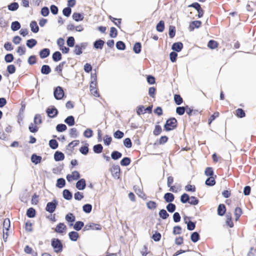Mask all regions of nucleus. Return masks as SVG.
I'll return each mask as SVG.
<instances>
[{
  "label": "nucleus",
  "instance_id": "obj_1",
  "mask_svg": "<svg viewBox=\"0 0 256 256\" xmlns=\"http://www.w3.org/2000/svg\"><path fill=\"white\" fill-rule=\"evenodd\" d=\"M93 80L91 82L90 86V90L91 94L95 97L100 96L98 88H97L96 76H92Z\"/></svg>",
  "mask_w": 256,
  "mask_h": 256
},
{
  "label": "nucleus",
  "instance_id": "obj_2",
  "mask_svg": "<svg viewBox=\"0 0 256 256\" xmlns=\"http://www.w3.org/2000/svg\"><path fill=\"white\" fill-rule=\"evenodd\" d=\"M176 122L177 121L175 118H170L167 120L164 128L167 131L172 130L176 127Z\"/></svg>",
  "mask_w": 256,
  "mask_h": 256
},
{
  "label": "nucleus",
  "instance_id": "obj_3",
  "mask_svg": "<svg viewBox=\"0 0 256 256\" xmlns=\"http://www.w3.org/2000/svg\"><path fill=\"white\" fill-rule=\"evenodd\" d=\"M52 246L55 252L58 253L62 250V244L61 241L58 238H53L52 240Z\"/></svg>",
  "mask_w": 256,
  "mask_h": 256
},
{
  "label": "nucleus",
  "instance_id": "obj_4",
  "mask_svg": "<svg viewBox=\"0 0 256 256\" xmlns=\"http://www.w3.org/2000/svg\"><path fill=\"white\" fill-rule=\"evenodd\" d=\"M58 204V202L56 199H54L52 202H48L46 204V210L50 213L54 212Z\"/></svg>",
  "mask_w": 256,
  "mask_h": 256
},
{
  "label": "nucleus",
  "instance_id": "obj_5",
  "mask_svg": "<svg viewBox=\"0 0 256 256\" xmlns=\"http://www.w3.org/2000/svg\"><path fill=\"white\" fill-rule=\"evenodd\" d=\"M54 96L56 100H61L64 96V91L61 86H57L54 92Z\"/></svg>",
  "mask_w": 256,
  "mask_h": 256
},
{
  "label": "nucleus",
  "instance_id": "obj_6",
  "mask_svg": "<svg viewBox=\"0 0 256 256\" xmlns=\"http://www.w3.org/2000/svg\"><path fill=\"white\" fill-rule=\"evenodd\" d=\"M120 169L118 165H114L111 168V172L113 177L118 179L120 178Z\"/></svg>",
  "mask_w": 256,
  "mask_h": 256
},
{
  "label": "nucleus",
  "instance_id": "obj_7",
  "mask_svg": "<svg viewBox=\"0 0 256 256\" xmlns=\"http://www.w3.org/2000/svg\"><path fill=\"white\" fill-rule=\"evenodd\" d=\"M101 229L102 226L100 224L92 223L89 224H86L84 226L83 230L86 231L89 230H100Z\"/></svg>",
  "mask_w": 256,
  "mask_h": 256
},
{
  "label": "nucleus",
  "instance_id": "obj_8",
  "mask_svg": "<svg viewBox=\"0 0 256 256\" xmlns=\"http://www.w3.org/2000/svg\"><path fill=\"white\" fill-rule=\"evenodd\" d=\"M202 22L200 20H194L190 23L188 30L190 31H193L195 28H199L202 26Z\"/></svg>",
  "mask_w": 256,
  "mask_h": 256
},
{
  "label": "nucleus",
  "instance_id": "obj_9",
  "mask_svg": "<svg viewBox=\"0 0 256 256\" xmlns=\"http://www.w3.org/2000/svg\"><path fill=\"white\" fill-rule=\"evenodd\" d=\"M80 178V174L78 171H74L71 174H68L66 176V180L70 182L72 180H77Z\"/></svg>",
  "mask_w": 256,
  "mask_h": 256
},
{
  "label": "nucleus",
  "instance_id": "obj_10",
  "mask_svg": "<svg viewBox=\"0 0 256 256\" xmlns=\"http://www.w3.org/2000/svg\"><path fill=\"white\" fill-rule=\"evenodd\" d=\"M76 186L78 190H84L86 186V180L84 178L78 180L76 183Z\"/></svg>",
  "mask_w": 256,
  "mask_h": 256
},
{
  "label": "nucleus",
  "instance_id": "obj_11",
  "mask_svg": "<svg viewBox=\"0 0 256 256\" xmlns=\"http://www.w3.org/2000/svg\"><path fill=\"white\" fill-rule=\"evenodd\" d=\"M66 226L64 223L60 222L56 227L54 231L58 233H62L66 229Z\"/></svg>",
  "mask_w": 256,
  "mask_h": 256
},
{
  "label": "nucleus",
  "instance_id": "obj_12",
  "mask_svg": "<svg viewBox=\"0 0 256 256\" xmlns=\"http://www.w3.org/2000/svg\"><path fill=\"white\" fill-rule=\"evenodd\" d=\"M152 105L149 106L145 108L144 106H138L136 108V112H142L144 110L147 111L148 112H152Z\"/></svg>",
  "mask_w": 256,
  "mask_h": 256
},
{
  "label": "nucleus",
  "instance_id": "obj_13",
  "mask_svg": "<svg viewBox=\"0 0 256 256\" xmlns=\"http://www.w3.org/2000/svg\"><path fill=\"white\" fill-rule=\"evenodd\" d=\"M164 198L166 202L170 203L174 200V196L170 192H167L164 194Z\"/></svg>",
  "mask_w": 256,
  "mask_h": 256
},
{
  "label": "nucleus",
  "instance_id": "obj_14",
  "mask_svg": "<svg viewBox=\"0 0 256 256\" xmlns=\"http://www.w3.org/2000/svg\"><path fill=\"white\" fill-rule=\"evenodd\" d=\"M64 154L60 152L56 151L54 154V159L56 161H61L64 160Z\"/></svg>",
  "mask_w": 256,
  "mask_h": 256
},
{
  "label": "nucleus",
  "instance_id": "obj_15",
  "mask_svg": "<svg viewBox=\"0 0 256 256\" xmlns=\"http://www.w3.org/2000/svg\"><path fill=\"white\" fill-rule=\"evenodd\" d=\"M65 219L67 222H71L70 226H72L73 225L72 222H75L76 220V216L74 215L73 214L69 212L66 216Z\"/></svg>",
  "mask_w": 256,
  "mask_h": 256
},
{
  "label": "nucleus",
  "instance_id": "obj_16",
  "mask_svg": "<svg viewBox=\"0 0 256 256\" xmlns=\"http://www.w3.org/2000/svg\"><path fill=\"white\" fill-rule=\"evenodd\" d=\"M183 48V44L181 42L174 43L172 46V49L177 52L181 51Z\"/></svg>",
  "mask_w": 256,
  "mask_h": 256
},
{
  "label": "nucleus",
  "instance_id": "obj_17",
  "mask_svg": "<svg viewBox=\"0 0 256 256\" xmlns=\"http://www.w3.org/2000/svg\"><path fill=\"white\" fill-rule=\"evenodd\" d=\"M226 211V208L224 204H220L218 208V214L220 216H222L224 214Z\"/></svg>",
  "mask_w": 256,
  "mask_h": 256
},
{
  "label": "nucleus",
  "instance_id": "obj_18",
  "mask_svg": "<svg viewBox=\"0 0 256 256\" xmlns=\"http://www.w3.org/2000/svg\"><path fill=\"white\" fill-rule=\"evenodd\" d=\"M66 64V62H62L60 63L59 64L58 66H57L55 68V69H54L55 71L57 72L58 73L59 75L62 76V70L64 66Z\"/></svg>",
  "mask_w": 256,
  "mask_h": 256
},
{
  "label": "nucleus",
  "instance_id": "obj_19",
  "mask_svg": "<svg viewBox=\"0 0 256 256\" xmlns=\"http://www.w3.org/2000/svg\"><path fill=\"white\" fill-rule=\"evenodd\" d=\"M50 54V50L48 48H44L40 52V56L42 58H44L48 57Z\"/></svg>",
  "mask_w": 256,
  "mask_h": 256
},
{
  "label": "nucleus",
  "instance_id": "obj_20",
  "mask_svg": "<svg viewBox=\"0 0 256 256\" xmlns=\"http://www.w3.org/2000/svg\"><path fill=\"white\" fill-rule=\"evenodd\" d=\"M62 195L64 198L66 200H70L72 198V193L68 190H64Z\"/></svg>",
  "mask_w": 256,
  "mask_h": 256
},
{
  "label": "nucleus",
  "instance_id": "obj_21",
  "mask_svg": "<svg viewBox=\"0 0 256 256\" xmlns=\"http://www.w3.org/2000/svg\"><path fill=\"white\" fill-rule=\"evenodd\" d=\"M42 156H37L36 154H32L31 156V160L35 164L40 163L42 160Z\"/></svg>",
  "mask_w": 256,
  "mask_h": 256
},
{
  "label": "nucleus",
  "instance_id": "obj_22",
  "mask_svg": "<svg viewBox=\"0 0 256 256\" xmlns=\"http://www.w3.org/2000/svg\"><path fill=\"white\" fill-rule=\"evenodd\" d=\"M68 236L71 240L76 242L78 238L79 234L77 232L72 231V232H69Z\"/></svg>",
  "mask_w": 256,
  "mask_h": 256
},
{
  "label": "nucleus",
  "instance_id": "obj_23",
  "mask_svg": "<svg viewBox=\"0 0 256 256\" xmlns=\"http://www.w3.org/2000/svg\"><path fill=\"white\" fill-rule=\"evenodd\" d=\"M31 30L34 33H36L39 30V28L36 21H32L30 24Z\"/></svg>",
  "mask_w": 256,
  "mask_h": 256
},
{
  "label": "nucleus",
  "instance_id": "obj_24",
  "mask_svg": "<svg viewBox=\"0 0 256 256\" xmlns=\"http://www.w3.org/2000/svg\"><path fill=\"white\" fill-rule=\"evenodd\" d=\"M64 122L69 126H72L74 124V118L73 116H68L64 120Z\"/></svg>",
  "mask_w": 256,
  "mask_h": 256
},
{
  "label": "nucleus",
  "instance_id": "obj_25",
  "mask_svg": "<svg viewBox=\"0 0 256 256\" xmlns=\"http://www.w3.org/2000/svg\"><path fill=\"white\" fill-rule=\"evenodd\" d=\"M218 46V42L216 41L212 40H210L208 44V46L212 50L217 48Z\"/></svg>",
  "mask_w": 256,
  "mask_h": 256
},
{
  "label": "nucleus",
  "instance_id": "obj_26",
  "mask_svg": "<svg viewBox=\"0 0 256 256\" xmlns=\"http://www.w3.org/2000/svg\"><path fill=\"white\" fill-rule=\"evenodd\" d=\"M159 216L163 220H166L170 216L166 210L164 209L160 210L158 213Z\"/></svg>",
  "mask_w": 256,
  "mask_h": 256
},
{
  "label": "nucleus",
  "instance_id": "obj_27",
  "mask_svg": "<svg viewBox=\"0 0 256 256\" xmlns=\"http://www.w3.org/2000/svg\"><path fill=\"white\" fill-rule=\"evenodd\" d=\"M104 44V42L102 40H96L94 44V47L96 48L102 49Z\"/></svg>",
  "mask_w": 256,
  "mask_h": 256
},
{
  "label": "nucleus",
  "instance_id": "obj_28",
  "mask_svg": "<svg viewBox=\"0 0 256 256\" xmlns=\"http://www.w3.org/2000/svg\"><path fill=\"white\" fill-rule=\"evenodd\" d=\"M216 176H215L214 177L211 176L206 179V180L205 184L206 185L208 186H213L216 184V181L214 180V178H216Z\"/></svg>",
  "mask_w": 256,
  "mask_h": 256
},
{
  "label": "nucleus",
  "instance_id": "obj_29",
  "mask_svg": "<svg viewBox=\"0 0 256 256\" xmlns=\"http://www.w3.org/2000/svg\"><path fill=\"white\" fill-rule=\"evenodd\" d=\"M122 156V154L116 150L114 151L111 154L112 158L114 160H117Z\"/></svg>",
  "mask_w": 256,
  "mask_h": 256
},
{
  "label": "nucleus",
  "instance_id": "obj_30",
  "mask_svg": "<svg viewBox=\"0 0 256 256\" xmlns=\"http://www.w3.org/2000/svg\"><path fill=\"white\" fill-rule=\"evenodd\" d=\"M51 72V69L49 66L44 65L41 68V72L44 74H48Z\"/></svg>",
  "mask_w": 256,
  "mask_h": 256
},
{
  "label": "nucleus",
  "instance_id": "obj_31",
  "mask_svg": "<svg viewBox=\"0 0 256 256\" xmlns=\"http://www.w3.org/2000/svg\"><path fill=\"white\" fill-rule=\"evenodd\" d=\"M66 181L63 178H59L57 180L56 186L59 188H62L65 186Z\"/></svg>",
  "mask_w": 256,
  "mask_h": 256
},
{
  "label": "nucleus",
  "instance_id": "obj_32",
  "mask_svg": "<svg viewBox=\"0 0 256 256\" xmlns=\"http://www.w3.org/2000/svg\"><path fill=\"white\" fill-rule=\"evenodd\" d=\"M84 226V223L81 221L76 222L74 226V228L77 231L80 230Z\"/></svg>",
  "mask_w": 256,
  "mask_h": 256
},
{
  "label": "nucleus",
  "instance_id": "obj_33",
  "mask_svg": "<svg viewBox=\"0 0 256 256\" xmlns=\"http://www.w3.org/2000/svg\"><path fill=\"white\" fill-rule=\"evenodd\" d=\"M103 147L101 144H97L93 147L94 152L96 154H100L102 152Z\"/></svg>",
  "mask_w": 256,
  "mask_h": 256
},
{
  "label": "nucleus",
  "instance_id": "obj_34",
  "mask_svg": "<svg viewBox=\"0 0 256 256\" xmlns=\"http://www.w3.org/2000/svg\"><path fill=\"white\" fill-rule=\"evenodd\" d=\"M36 215V210L32 208H30L28 209L26 211V216L30 218H32L35 216Z\"/></svg>",
  "mask_w": 256,
  "mask_h": 256
},
{
  "label": "nucleus",
  "instance_id": "obj_35",
  "mask_svg": "<svg viewBox=\"0 0 256 256\" xmlns=\"http://www.w3.org/2000/svg\"><path fill=\"white\" fill-rule=\"evenodd\" d=\"M156 30L159 32H162L164 29V22L163 20H160L156 25Z\"/></svg>",
  "mask_w": 256,
  "mask_h": 256
},
{
  "label": "nucleus",
  "instance_id": "obj_36",
  "mask_svg": "<svg viewBox=\"0 0 256 256\" xmlns=\"http://www.w3.org/2000/svg\"><path fill=\"white\" fill-rule=\"evenodd\" d=\"M49 146L52 149L56 150L58 148V144L56 140L52 139L49 141Z\"/></svg>",
  "mask_w": 256,
  "mask_h": 256
},
{
  "label": "nucleus",
  "instance_id": "obj_37",
  "mask_svg": "<svg viewBox=\"0 0 256 256\" xmlns=\"http://www.w3.org/2000/svg\"><path fill=\"white\" fill-rule=\"evenodd\" d=\"M37 44V41L35 39H30L26 41V46L30 48H32Z\"/></svg>",
  "mask_w": 256,
  "mask_h": 256
},
{
  "label": "nucleus",
  "instance_id": "obj_38",
  "mask_svg": "<svg viewBox=\"0 0 256 256\" xmlns=\"http://www.w3.org/2000/svg\"><path fill=\"white\" fill-rule=\"evenodd\" d=\"M185 223L187 224V228L189 230H192L196 228V223L190 220L188 222H187L186 220V218H184Z\"/></svg>",
  "mask_w": 256,
  "mask_h": 256
},
{
  "label": "nucleus",
  "instance_id": "obj_39",
  "mask_svg": "<svg viewBox=\"0 0 256 256\" xmlns=\"http://www.w3.org/2000/svg\"><path fill=\"white\" fill-rule=\"evenodd\" d=\"M190 239L192 242H196L200 240V234L198 232H194L191 234Z\"/></svg>",
  "mask_w": 256,
  "mask_h": 256
},
{
  "label": "nucleus",
  "instance_id": "obj_40",
  "mask_svg": "<svg viewBox=\"0 0 256 256\" xmlns=\"http://www.w3.org/2000/svg\"><path fill=\"white\" fill-rule=\"evenodd\" d=\"M62 57L60 52H56L52 54V59L54 62H58L61 60Z\"/></svg>",
  "mask_w": 256,
  "mask_h": 256
},
{
  "label": "nucleus",
  "instance_id": "obj_41",
  "mask_svg": "<svg viewBox=\"0 0 256 256\" xmlns=\"http://www.w3.org/2000/svg\"><path fill=\"white\" fill-rule=\"evenodd\" d=\"M72 18L76 22L82 20L84 19L83 15L77 12H74L73 14Z\"/></svg>",
  "mask_w": 256,
  "mask_h": 256
},
{
  "label": "nucleus",
  "instance_id": "obj_42",
  "mask_svg": "<svg viewBox=\"0 0 256 256\" xmlns=\"http://www.w3.org/2000/svg\"><path fill=\"white\" fill-rule=\"evenodd\" d=\"M130 162L131 160L130 158L124 157L121 160L120 164L122 166H128L130 164Z\"/></svg>",
  "mask_w": 256,
  "mask_h": 256
},
{
  "label": "nucleus",
  "instance_id": "obj_43",
  "mask_svg": "<svg viewBox=\"0 0 256 256\" xmlns=\"http://www.w3.org/2000/svg\"><path fill=\"white\" fill-rule=\"evenodd\" d=\"M166 208L168 212L172 213L175 211L176 206L174 204L170 202L166 206Z\"/></svg>",
  "mask_w": 256,
  "mask_h": 256
},
{
  "label": "nucleus",
  "instance_id": "obj_44",
  "mask_svg": "<svg viewBox=\"0 0 256 256\" xmlns=\"http://www.w3.org/2000/svg\"><path fill=\"white\" fill-rule=\"evenodd\" d=\"M20 28V24L18 21L14 22L12 23L11 28L14 31H16Z\"/></svg>",
  "mask_w": 256,
  "mask_h": 256
},
{
  "label": "nucleus",
  "instance_id": "obj_45",
  "mask_svg": "<svg viewBox=\"0 0 256 256\" xmlns=\"http://www.w3.org/2000/svg\"><path fill=\"white\" fill-rule=\"evenodd\" d=\"M141 48H142V46H141L140 43L139 42H136L134 44V48H133V50L135 53L139 54L141 52Z\"/></svg>",
  "mask_w": 256,
  "mask_h": 256
},
{
  "label": "nucleus",
  "instance_id": "obj_46",
  "mask_svg": "<svg viewBox=\"0 0 256 256\" xmlns=\"http://www.w3.org/2000/svg\"><path fill=\"white\" fill-rule=\"evenodd\" d=\"M190 196L187 194H184L180 196V202L183 204L189 203Z\"/></svg>",
  "mask_w": 256,
  "mask_h": 256
},
{
  "label": "nucleus",
  "instance_id": "obj_47",
  "mask_svg": "<svg viewBox=\"0 0 256 256\" xmlns=\"http://www.w3.org/2000/svg\"><path fill=\"white\" fill-rule=\"evenodd\" d=\"M67 128L66 124H58L56 126V130L58 132H63L65 131Z\"/></svg>",
  "mask_w": 256,
  "mask_h": 256
},
{
  "label": "nucleus",
  "instance_id": "obj_48",
  "mask_svg": "<svg viewBox=\"0 0 256 256\" xmlns=\"http://www.w3.org/2000/svg\"><path fill=\"white\" fill-rule=\"evenodd\" d=\"M147 208L150 210L155 209L157 206V204L155 202L150 200L146 203Z\"/></svg>",
  "mask_w": 256,
  "mask_h": 256
},
{
  "label": "nucleus",
  "instance_id": "obj_49",
  "mask_svg": "<svg viewBox=\"0 0 256 256\" xmlns=\"http://www.w3.org/2000/svg\"><path fill=\"white\" fill-rule=\"evenodd\" d=\"M82 210L86 213L88 214L92 211V206L88 204H85L82 206Z\"/></svg>",
  "mask_w": 256,
  "mask_h": 256
},
{
  "label": "nucleus",
  "instance_id": "obj_50",
  "mask_svg": "<svg viewBox=\"0 0 256 256\" xmlns=\"http://www.w3.org/2000/svg\"><path fill=\"white\" fill-rule=\"evenodd\" d=\"M242 214V209L239 207H236L235 208V210H234V216L236 217V220H238L239 219Z\"/></svg>",
  "mask_w": 256,
  "mask_h": 256
},
{
  "label": "nucleus",
  "instance_id": "obj_51",
  "mask_svg": "<svg viewBox=\"0 0 256 256\" xmlns=\"http://www.w3.org/2000/svg\"><path fill=\"white\" fill-rule=\"evenodd\" d=\"M70 136L73 138H76L78 136V132L76 128H73L70 129Z\"/></svg>",
  "mask_w": 256,
  "mask_h": 256
},
{
  "label": "nucleus",
  "instance_id": "obj_52",
  "mask_svg": "<svg viewBox=\"0 0 256 256\" xmlns=\"http://www.w3.org/2000/svg\"><path fill=\"white\" fill-rule=\"evenodd\" d=\"M174 100L176 104L178 105L180 104L183 102L182 98L180 94H174Z\"/></svg>",
  "mask_w": 256,
  "mask_h": 256
},
{
  "label": "nucleus",
  "instance_id": "obj_53",
  "mask_svg": "<svg viewBox=\"0 0 256 256\" xmlns=\"http://www.w3.org/2000/svg\"><path fill=\"white\" fill-rule=\"evenodd\" d=\"M18 4L17 2H14L8 6V8L9 10L14 11L18 9Z\"/></svg>",
  "mask_w": 256,
  "mask_h": 256
},
{
  "label": "nucleus",
  "instance_id": "obj_54",
  "mask_svg": "<svg viewBox=\"0 0 256 256\" xmlns=\"http://www.w3.org/2000/svg\"><path fill=\"white\" fill-rule=\"evenodd\" d=\"M124 136V134L123 132L120 131V130H116L114 134V136L116 138L120 139L122 138Z\"/></svg>",
  "mask_w": 256,
  "mask_h": 256
},
{
  "label": "nucleus",
  "instance_id": "obj_55",
  "mask_svg": "<svg viewBox=\"0 0 256 256\" xmlns=\"http://www.w3.org/2000/svg\"><path fill=\"white\" fill-rule=\"evenodd\" d=\"M42 122V116L39 114H36L34 118V123L36 125L40 124Z\"/></svg>",
  "mask_w": 256,
  "mask_h": 256
},
{
  "label": "nucleus",
  "instance_id": "obj_56",
  "mask_svg": "<svg viewBox=\"0 0 256 256\" xmlns=\"http://www.w3.org/2000/svg\"><path fill=\"white\" fill-rule=\"evenodd\" d=\"M109 18L113 22L114 24L118 26V28H120V25L121 24V19H117L113 18L112 16H109Z\"/></svg>",
  "mask_w": 256,
  "mask_h": 256
},
{
  "label": "nucleus",
  "instance_id": "obj_57",
  "mask_svg": "<svg viewBox=\"0 0 256 256\" xmlns=\"http://www.w3.org/2000/svg\"><path fill=\"white\" fill-rule=\"evenodd\" d=\"M116 47L118 50H124L126 48V45L122 41H118L116 43Z\"/></svg>",
  "mask_w": 256,
  "mask_h": 256
},
{
  "label": "nucleus",
  "instance_id": "obj_58",
  "mask_svg": "<svg viewBox=\"0 0 256 256\" xmlns=\"http://www.w3.org/2000/svg\"><path fill=\"white\" fill-rule=\"evenodd\" d=\"M204 173L206 176H210V177L214 175V170L212 168L210 167L206 168Z\"/></svg>",
  "mask_w": 256,
  "mask_h": 256
},
{
  "label": "nucleus",
  "instance_id": "obj_59",
  "mask_svg": "<svg viewBox=\"0 0 256 256\" xmlns=\"http://www.w3.org/2000/svg\"><path fill=\"white\" fill-rule=\"evenodd\" d=\"M118 35V32L114 27H112L110 30V36L111 38H116Z\"/></svg>",
  "mask_w": 256,
  "mask_h": 256
},
{
  "label": "nucleus",
  "instance_id": "obj_60",
  "mask_svg": "<svg viewBox=\"0 0 256 256\" xmlns=\"http://www.w3.org/2000/svg\"><path fill=\"white\" fill-rule=\"evenodd\" d=\"M93 134V131L90 128H87L84 132V135L87 138H91Z\"/></svg>",
  "mask_w": 256,
  "mask_h": 256
},
{
  "label": "nucleus",
  "instance_id": "obj_61",
  "mask_svg": "<svg viewBox=\"0 0 256 256\" xmlns=\"http://www.w3.org/2000/svg\"><path fill=\"white\" fill-rule=\"evenodd\" d=\"M172 233L174 235L180 234L182 233V228L178 226H174Z\"/></svg>",
  "mask_w": 256,
  "mask_h": 256
},
{
  "label": "nucleus",
  "instance_id": "obj_62",
  "mask_svg": "<svg viewBox=\"0 0 256 256\" xmlns=\"http://www.w3.org/2000/svg\"><path fill=\"white\" fill-rule=\"evenodd\" d=\"M199 200L194 196L190 197L189 204L192 205H196L198 204Z\"/></svg>",
  "mask_w": 256,
  "mask_h": 256
},
{
  "label": "nucleus",
  "instance_id": "obj_63",
  "mask_svg": "<svg viewBox=\"0 0 256 256\" xmlns=\"http://www.w3.org/2000/svg\"><path fill=\"white\" fill-rule=\"evenodd\" d=\"M71 12V8L69 7L65 8L62 10L63 14L67 17H68L70 15Z\"/></svg>",
  "mask_w": 256,
  "mask_h": 256
},
{
  "label": "nucleus",
  "instance_id": "obj_64",
  "mask_svg": "<svg viewBox=\"0 0 256 256\" xmlns=\"http://www.w3.org/2000/svg\"><path fill=\"white\" fill-rule=\"evenodd\" d=\"M124 144L126 147L128 148H131L132 146V142L130 138H126L124 140Z\"/></svg>",
  "mask_w": 256,
  "mask_h": 256
}]
</instances>
